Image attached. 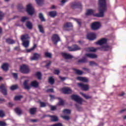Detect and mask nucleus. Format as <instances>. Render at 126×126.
I'll return each instance as SVG.
<instances>
[{
    "mask_svg": "<svg viewBox=\"0 0 126 126\" xmlns=\"http://www.w3.org/2000/svg\"><path fill=\"white\" fill-rule=\"evenodd\" d=\"M98 13L94 14V10L92 9L87 10L86 15H93L95 17H104V13L107 11V0H98Z\"/></svg>",
    "mask_w": 126,
    "mask_h": 126,
    "instance_id": "nucleus-1",
    "label": "nucleus"
},
{
    "mask_svg": "<svg viewBox=\"0 0 126 126\" xmlns=\"http://www.w3.org/2000/svg\"><path fill=\"white\" fill-rule=\"evenodd\" d=\"M109 46H102L101 47H97L96 48H94V47H89L88 48L87 50L89 52H96L97 50H99V51H104L105 52L106 51H109Z\"/></svg>",
    "mask_w": 126,
    "mask_h": 126,
    "instance_id": "nucleus-2",
    "label": "nucleus"
},
{
    "mask_svg": "<svg viewBox=\"0 0 126 126\" xmlns=\"http://www.w3.org/2000/svg\"><path fill=\"white\" fill-rule=\"evenodd\" d=\"M28 39H29V35H28V34H26L21 36V39L23 42V45L24 47L25 48H28V47H29V41L24 40H27Z\"/></svg>",
    "mask_w": 126,
    "mask_h": 126,
    "instance_id": "nucleus-3",
    "label": "nucleus"
},
{
    "mask_svg": "<svg viewBox=\"0 0 126 126\" xmlns=\"http://www.w3.org/2000/svg\"><path fill=\"white\" fill-rule=\"evenodd\" d=\"M71 98L72 100H73L75 101V102H76V103H78V104H79L80 105H82V103H83V99L79 95H76V94H73L71 95Z\"/></svg>",
    "mask_w": 126,
    "mask_h": 126,
    "instance_id": "nucleus-4",
    "label": "nucleus"
},
{
    "mask_svg": "<svg viewBox=\"0 0 126 126\" xmlns=\"http://www.w3.org/2000/svg\"><path fill=\"white\" fill-rule=\"evenodd\" d=\"M26 11L30 15H33L34 14L35 11H34V7L32 6V4H29L27 5Z\"/></svg>",
    "mask_w": 126,
    "mask_h": 126,
    "instance_id": "nucleus-5",
    "label": "nucleus"
},
{
    "mask_svg": "<svg viewBox=\"0 0 126 126\" xmlns=\"http://www.w3.org/2000/svg\"><path fill=\"white\" fill-rule=\"evenodd\" d=\"M71 7L72 9L74 8H82V5L79 2H72L71 3Z\"/></svg>",
    "mask_w": 126,
    "mask_h": 126,
    "instance_id": "nucleus-6",
    "label": "nucleus"
},
{
    "mask_svg": "<svg viewBox=\"0 0 126 126\" xmlns=\"http://www.w3.org/2000/svg\"><path fill=\"white\" fill-rule=\"evenodd\" d=\"M100 26H101L100 23L94 22L92 24L91 28L92 30H98L100 28Z\"/></svg>",
    "mask_w": 126,
    "mask_h": 126,
    "instance_id": "nucleus-7",
    "label": "nucleus"
},
{
    "mask_svg": "<svg viewBox=\"0 0 126 126\" xmlns=\"http://www.w3.org/2000/svg\"><path fill=\"white\" fill-rule=\"evenodd\" d=\"M51 39L54 45H57L58 44V42H60V41H61V38H60V36H59L58 34H53Z\"/></svg>",
    "mask_w": 126,
    "mask_h": 126,
    "instance_id": "nucleus-8",
    "label": "nucleus"
},
{
    "mask_svg": "<svg viewBox=\"0 0 126 126\" xmlns=\"http://www.w3.org/2000/svg\"><path fill=\"white\" fill-rule=\"evenodd\" d=\"M20 70L22 73H28L29 72V68L26 65H23L20 68Z\"/></svg>",
    "mask_w": 126,
    "mask_h": 126,
    "instance_id": "nucleus-9",
    "label": "nucleus"
},
{
    "mask_svg": "<svg viewBox=\"0 0 126 126\" xmlns=\"http://www.w3.org/2000/svg\"><path fill=\"white\" fill-rule=\"evenodd\" d=\"M87 38L90 41H93L96 39V34L94 33H90L87 34Z\"/></svg>",
    "mask_w": 126,
    "mask_h": 126,
    "instance_id": "nucleus-10",
    "label": "nucleus"
},
{
    "mask_svg": "<svg viewBox=\"0 0 126 126\" xmlns=\"http://www.w3.org/2000/svg\"><path fill=\"white\" fill-rule=\"evenodd\" d=\"M78 85L79 87H80V88H82L84 91H87L88 89H89V86L88 85H85L83 83H78Z\"/></svg>",
    "mask_w": 126,
    "mask_h": 126,
    "instance_id": "nucleus-11",
    "label": "nucleus"
},
{
    "mask_svg": "<svg viewBox=\"0 0 126 126\" xmlns=\"http://www.w3.org/2000/svg\"><path fill=\"white\" fill-rule=\"evenodd\" d=\"M61 91L63 92V94H71V92L72 91H71V89L69 88H63L61 89Z\"/></svg>",
    "mask_w": 126,
    "mask_h": 126,
    "instance_id": "nucleus-12",
    "label": "nucleus"
},
{
    "mask_svg": "<svg viewBox=\"0 0 126 126\" xmlns=\"http://www.w3.org/2000/svg\"><path fill=\"white\" fill-rule=\"evenodd\" d=\"M40 58H41V54L34 53L33 57L31 58V61H38Z\"/></svg>",
    "mask_w": 126,
    "mask_h": 126,
    "instance_id": "nucleus-13",
    "label": "nucleus"
},
{
    "mask_svg": "<svg viewBox=\"0 0 126 126\" xmlns=\"http://www.w3.org/2000/svg\"><path fill=\"white\" fill-rule=\"evenodd\" d=\"M62 56L64 58V59H65V60H70L73 58L72 55L65 53H62Z\"/></svg>",
    "mask_w": 126,
    "mask_h": 126,
    "instance_id": "nucleus-14",
    "label": "nucleus"
},
{
    "mask_svg": "<svg viewBox=\"0 0 126 126\" xmlns=\"http://www.w3.org/2000/svg\"><path fill=\"white\" fill-rule=\"evenodd\" d=\"M0 89L3 95H4V96H6V95H7V91L6 90V89H5V87H4V85L3 84L1 85V86H0Z\"/></svg>",
    "mask_w": 126,
    "mask_h": 126,
    "instance_id": "nucleus-15",
    "label": "nucleus"
},
{
    "mask_svg": "<svg viewBox=\"0 0 126 126\" xmlns=\"http://www.w3.org/2000/svg\"><path fill=\"white\" fill-rule=\"evenodd\" d=\"M28 82H29V80H26L23 83L24 88L27 90H30L31 89V86L29 85Z\"/></svg>",
    "mask_w": 126,
    "mask_h": 126,
    "instance_id": "nucleus-16",
    "label": "nucleus"
},
{
    "mask_svg": "<svg viewBox=\"0 0 126 126\" xmlns=\"http://www.w3.org/2000/svg\"><path fill=\"white\" fill-rule=\"evenodd\" d=\"M107 39L106 38H101L99 40L97 41L96 42V45H99L100 46H102V45H104V44H106L107 43Z\"/></svg>",
    "mask_w": 126,
    "mask_h": 126,
    "instance_id": "nucleus-17",
    "label": "nucleus"
},
{
    "mask_svg": "<svg viewBox=\"0 0 126 126\" xmlns=\"http://www.w3.org/2000/svg\"><path fill=\"white\" fill-rule=\"evenodd\" d=\"M26 26L28 29H29V30H32V29H33V24L30 21L27 22Z\"/></svg>",
    "mask_w": 126,
    "mask_h": 126,
    "instance_id": "nucleus-18",
    "label": "nucleus"
},
{
    "mask_svg": "<svg viewBox=\"0 0 126 126\" xmlns=\"http://www.w3.org/2000/svg\"><path fill=\"white\" fill-rule=\"evenodd\" d=\"M85 56L90 59H96L97 58V55L91 53H87L85 54Z\"/></svg>",
    "mask_w": 126,
    "mask_h": 126,
    "instance_id": "nucleus-19",
    "label": "nucleus"
},
{
    "mask_svg": "<svg viewBox=\"0 0 126 126\" xmlns=\"http://www.w3.org/2000/svg\"><path fill=\"white\" fill-rule=\"evenodd\" d=\"M76 79H77V80H79L80 81H82V82H88V79L85 77H77Z\"/></svg>",
    "mask_w": 126,
    "mask_h": 126,
    "instance_id": "nucleus-20",
    "label": "nucleus"
},
{
    "mask_svg": "<svg viewBox=\"0 0 126 126\" xmlns=\"http://www.w3.org/2000/svg\"><path fill=\"white\" fill-rule=\"evenodd\" d=\"M6 42L9 45H12L13 44H15V41L11 38H7L6 39Z\"/></svg>",
    "mask_w": 126,
    "mask_h": 126,
    "instance_id": "nucleus-21",
    "label": "nucleus"
},
{
    "mask_svg": "<svg viewBox=\"0 0 126 126\" xmlns=\"http://www.w3.org/2000/svg\"><path fill=\"white\" fill-rule=\"evenodd\" d=\"M1 68L4 71H7L8 70V64L6 63H4L1 66Z\"/></svg>",
    "mask_w": 126,
    "mask_h": 126,
    "instance_id": "nucleus-22",
    "label": "nucleus"
},
{
    "mask_svg": "<svg viewBox=\"0 0 126 126\" xmlns=\"http://www.w3.org/2000/svg\"><path fill=\"white\" fill-rule=\"evenodd\" d=\"M31 86L34 87V88H37L39 86V83L37 82V81H33L32 82Z\"/></svg>",
    "mask_w": 126,
    "mask_h": 126,
    "instance_id": "nucleus-23",
    "label": "nucleus"
},
{
    "mask_svg": "<svg viewBox=\"0 0 126 126\" xmlns=\"http://www.w3.org/2000/svg\"><path fill=\"white\" fill-rule=\"evenodd\" d=\"M69 27H72V24L70 23H66L63 26V30H65V28H69Z\"/></svg>",
    "mask_w": 126,
    "mask_h": 126,
    "instance_id": "nucleus-24",
    "label": "nucleus"
},
{
    "mask_svg": "<svg viewBox=\"0 0 126 126\" xmlns=\"http://www.w3.org/2000/svg\"><path fill=\"white\" fill-rule=\"evenodd\" d=\"M36 111H37L36 108H32L30 109L29 113L30 114H31V115H34V114H35Z\"/></svg>",
    "mask_w": 126,
    "mask_h": 126,
    "instance_id": "nucleus-25",
    "label": "nucleus"
},
{
    "mask_svg": "<svg viewBox=\"0 0 126 126\" xmlns=\"http://www.w3.org/2000/svg\"><path fill=\"white\" fill-rule=\"evenodd\" d=\"M36 47H37V45L34 44L33 46L31 49L26 50L27 53H31V52H32V51H34V50H35V49H36Z\"/></svg>",
    "mask_w": 126,
    "mask_h": 126,
    "instance_id": "nucleus-26",
    "label": "nucleus"
},
{
    "mask_svg": "<svg viewBox=\"0 0 126 126\" xmlns=\"http://www.w3.org/2000/svg\"><path fill=\"white\" fill-rule=\"evenodd\" d=\"M15 111L17 115H20L22 114V110L19 107L16 108Z\"/></svg>",
    "mask_w": 126,
    "mask_h": 126,
    "instance_id": "nucleus-27",
    "label": "nucleus"
},
{
    "mask_svg": "<svg viewBox=\"0 0 126 126\" xmlns=\"http://www.w3.org/2000/svg\"><path fill=\"white\" fill-rule=\"evenodd\" d=\"M48 15L51 17H55L57 16V12L56 11H50L48 13Z\"/></svg>",
    "mask_w": 126,
    "mask_h": 126,
    "instance_id": "nucleus-28",
    "label": "nucleus"
},
{
    "mask_svg": "<svg viewBox=\"0 0 126 126\" xmlns=\"http://www.w3.org/2000/svg\"><path fill=\"white\" fill-rule=\"evenodd\" d=\"M18 9L20 12H23V11L25 10V9L23 7L22 4H20L18 5Z\"/></svg>",
    "mask_w": 126,
    "mask_h": 126,
    "instance_id": "nucleus-29",
    "label": "nucleus"
},
{
    "mask_svg": "<svg viewBox=\"0 0 126 126\" xmlns=\"http://www.w3.org/2000/svg\"><path fill=\"white\" fill-rule=\"evenodd\" d=\"M72 69L74 71H75L76 74H78V75H81L83 73V72L80 70L76 68H73Z\"/></svg>",
    "mask_w": 126,
    "mask_h": 126,
    "instance_id": "nucleus-30",
    "label": "nucleus"
},
{
    "mask_svg": "<svg viewBox=\"0 0 126 126\" xmlns=\"http://www.w3.org/2000/svg\"><path fill=\"white\" fill-rule=\"evenodd\" d=\"M50 117L51 118L52 122H58L59 121V118L56 116H50Z\"/></svg>",
    "mask_w": 126,
    "mask_h": 126,
    "instance_id": "nucleus-31",
    "label": "nucleus"
},
{
    "mask_svg": "<svg viewBox=\"0 0 126 126\" xmlns=\"http://www.w3.org/2000/svg\"><path fill=\"white\" fill-rule=\"evenodd\" d=\"M72 47L73 48V51H74V52H75V51H79V50H81V48H80V47L79 46H78V45H76V44H74L73 45H72Z\"/></svg>",
    "mask_w": 126,
    "mask_h": 126,
    "instance_id": "nucleus-32",
    "label": "nucleus"
},
{
    "mask_svg": "<svg viewBox=\"0 0 126 126\" xmlns=\"http://www.w3.org/2000/svg\"><path fill=\"white\" fill-rule=\"evenodd\" d=\"M39 18L40 19L41 21L42 22L46 21V19H45V18H44V15H43L42 13H40L39 14Z\"/></svg>",
    "mask_w": 126,
    "mask_h": 126,
    "instance_id": "nucleus-33",
    "label": "nucleus"
},
{
    "mask_svg": "<svg viewBox=\"0 0 126 126\" xmlns=\"http://www.w3.org/2000/svg\"><path fill=\"white\" fill-rule=\"evenodd\" d=\"M38 27L39 30V32H40V33H42L43 34H44V33H45V31H44V28H43V26H42V25H39L38 26Z\"/></svg>",
    "mask_w": 126,
    "mask_h": 126,
    "instance_id": "nucleus-34",
    "label": "nucleus"
},
{
    "mask_svg": "<svg viewBox=\"0 0 126 126\" xmlns=\"http://www.w3.org/2000/svg\"><path fill=\"white\" fill-rule=\"evenodd\" d=\"M87 62V60L85 58H83L82 59H80L78 61V63H84Z\"/></svg>",
    "mask_w": 126,
    "mask_h": 126,
    "instance_id": "nucleus-35",
    "label": "nucleus"
},
{
    "mask_svg": "<svg viewBox=\"0 0 126 126\" xmlns=\"http://www.w3.org/2000/svg\"><path fill=\"white\" fill-rule=\"evenodd\" d=\"M44 56L45 58H49V59H52V54L49 52H45L44 53Z\"/></svg>",
    "mask_w": 126,
    "mask_h": 126,
    "instance_id": "nucleus-36",
    "label": "nucleus"
},
{
    "mask_svg": "<svg viewBox=\"0 0 126 126\" xmlns=\"http://www.w3.org/2000/svg\"><path fill=\"white\" fill-rule=\"evenodd\" d=\"M18 88V86L17 85H14L10 87V90L14 91V90H16Z\"/></svg>",
    "mask_w": 126,
    "mask_h": 126,
    "instance_id": "nucleus-37",
    "label": "nucleus"
},
{
    "mask_svg": "<svg viewBox=\"0 0 126 126\" xmlns=\"http://www.w3.org/2000/svg\"><path fill=\"white\" fill-rule=\"evenodd\" d=\"M36 76H37L38 79L41 80L42 79V74L40 72H37L35 74Z\"/></svg>",
    "mask_w": 126,
    "mask_h": 126,
    "instance_id": "nucleus-38",
    "label": "nucleus"
},
{
    "mask_svg": "<svg viewBox=\"0 0 126 126\" xmlns=\"http://www.w3.org/2000/svg\"><path fill=\"white\" fill-rule=\"evenodd\" d=\"M82 95L87 100H88V99H91V98H92V96H89V95H87L86 94H83V93H82Z\"/></svg>",
    "mask_w": 126,
    "mask_h": 126,
    "instance_id": "nucleus-39",
    "label": "nucleus"
},
{
    "mask_svg": "<svg viewBox=\"0 0 126 126\" xmlns=\"http://www.w3.org/2000/svg\"><path fill=\"white\" fill-rule=\"evenodd\" d=\"M35 1L38 5H41L44 2V0H35Z\"/></svg>",
    "mask_w": 126,
    "mask_h": 126,
    "instance_id": "nucleus-40",
    "label": "nucleus"
},
{
    "mask_svg": "<svg viewBox=\"0 0 126 126\" xmlns=\"http://www.w3.org/2000/svg\"><path fill=\"white\" fill-rule=\"evenodd\" d=\"M49 82L50 84H54L55 83V79L52 77H50L49 78Z\"/></svg>",
    "mask_w": 126,
    "mask_h": 126,
    "instance_id": "nucleus-41",
    "label": "nucleus"
},
{
    "mask_svg": "<svg viewBox=\"0 0 126 126\" xmlns=\"http://www.w3.org/2000/svg\"><path fill=\"white\" fill-rule=\"evenodd\" d=\"M59 105L60 106H63L64 105V101L62 98H59Z\"/></svg>",
    "mask_w": 126,
    "mask_h": 126,
    "instance_id": "nucleus-42",
    "label": "nucleus"
},
{
    "mask_svg": "<svg viewBox=\"0 0 126 126\" xmlns=\"http://www.w3.org/2000/svg\"><path fill=\"white\" fill-rule=\"evenodd\" d=\"M75 21L77 22V23L79 25V26H81V19H74Z\"/></svg>",
    "mask_w": 126,
    "mask_h": 126,
    "instance_id": "nucleus-43",
    "label": "nucleus"
},
{
    "mask_svg": "<svg viewBox=\"0 0 126 126\" xmlns=\"http://www.w3.org/2000/svg\"><path fill=\"white\" fill-rule=\"evenodd\" d=\"M28 19H29V18L27 17H23L21 20V21L22 22H25V21H26V20H28Z\"/></svg>",
    "mask_w": 126,
    "mask_h": 126,
    "instance_id": "nucleus-44",
    "label": "nucleus"
},
{
    "mask_svg": "<svg viewBox=\"0 0 126 126\" xmlns=\"http://www.w3.org/2000/svg\"><path fill=\"white\" fill-rule=\"evenodd\" d=\"M63 113L64 114H70V113H71V112L70 111V110H69V109H64L63 110Z\"/></svg>",
    "mask_w": 126,
    "mask_h": 126,
    "instance_id": "nucleus-45",
    "label": "nucleus"
},
{
    "mask_svg": "<svg viewBox=\"0 0 126 126\" xmlns=\"http://www.w3.org/2000/svg\"><path fill=\"white\" fill-rule=\"evenodd\" d=\"M39 104L41 108H44L46 106V104L45 103V102H43L42 101H39Z\"/></svg>",
    "mask_w": 126,
    "mask_h": 126,
    "instance_id": "nucleus-46",
    "label": "nucleus"
},
{
    "mask_svg": "<svg viewBox=\"0 0 126 126\" xmlns=\"http://www.w3.org/2000/svg\"><path fill=\"white\" fill-rule=\"evenodd\" d=\"M90 65H91V66H92V65H95L96 66H97V65H98V64H97L94 61H91L90 62Z\"/></svg>",
    "mask_w": 126,
    "mask_h": 126,
    "instance_id": "nucleus-47",
    "label": "nucleus"
},
{
    "mask_svg": "<svg viewBox=\"0 0 126 126\" xmlns=\"http://www.w3.org/2000/svg\"><path fill=\"white\" fill-rule=\"evenodd\" d=\"M22 97V95L16 96L14 97V100H15L16 101L20 100V99H21Z\"/></svg>",
    "mask_w": 126,
    "mask_h": 126,
    "instance_id": "nucleus-48",
    "label": "nucleus"
},
{
    "mask_svg": "<svg viewBox=\"0 0 126 126\" xmlns=\"http://www.w3.org/2000/svg\"><path fill=\"white\" fill-rule=\"evenodd\" d=\"M13 76L15 79H17L18 78V75L16 73H13Z\"/></svg>",
    "mask_w": 126,
    "mask_h": 126,
    "instance_id": "nucleus-49",
    "label": "nucleus"
},
{
    "mask_svg": "<svg viewBox=\"0 0 126 126\" xmlns=\"http://www.w3.org/2000/svg\"><path fill=\"white\" fill-rule=\"evenodd\" d=\"M4 117V113L2 110H0V118H3Z\"/></svg>",
    "mask_w": 126,
    "mask_h": 126,
    "instance_id": "nucleus-50",
    "label": "nucleus"
},
{
    "mask_svg": "<svg viewBox=\"0 0 126 126\" xmlns=\"http://www.w3.org/2000/svg\"><path fill=\"white\" fill-rule=\"evenodd\" d=\"M0 126H6V123L2 121H0Z\"/></svg>",
    "mask_w": 126,
    "mask_h": 126,
    "instance_id": "nucleus-51",
    "label": "nucleus"
},
{
    "mask_svg": "<svg viewBox=\"0 0 126 126\" xmlns=\"http://www.w3.org/2000/svg\"><path fill=\"white\" fill-rule=\"evenodd\" d=\"M64 120H66V121H68L69 120V117L67 116H62Z\"/></svg>",
    "mask_w": 126,
    "mask_h": 126,
    "instance_id": "nucleus-52",
    "label": "nucleus"
},
{
    "mask_svg": "<svg viewBox=\"0 0 126 126\" xmlns=\"http://www.w3.org/2000/svg\"><path fill=\"white\" fill-rule=\"evenodd\" d=\"M50 108L51 111H55V110H57V107L55 106H51Z\"/></svg>",
    "mask_w": 126,
    "mask_h": 126,
    "instance_id": "nucleus-53",
    "label": "nucleus"
},
{
    "mask_svg": "<svg viewBox=\"0 0 126 126\" xmlns=\"http://www.w3.org/2000/svg\"><path fill=\"white\" fill-rule=\"evenodd\" d=\"M54 73L55 74H57V75H59L60 74V70L59 69L55 70Z\"/></svg>",
    "mask_w": 126,
    "mask_h": 126,
    "instance_id": "nucleus-54",
    "label": "nucleus"
},
{
    "mask_svg": "<svg viewBox=\"0 0 126 126\" xmlns=\"http://www.w3.org/2000/svg\"><path fill=\"white\" fill-rule=\"evenodd\" d=\"M51 126H63V124H62V123H58V124L52 125H51Z\"/></svg>",
    "mask_w": 126,
    "mask_h": 126,
    "instance_id": "nucleus-55",
    "label": "nucleus"
},
{
    "mask_svg": "<svg viewBox=\"0 0 126 126\" xmlns=\"http://www.w3.org/2000/svg\"><path fill=\"white\" fill-rule=\"evenodd\" d=\"M59 78H60V79H61V80H62V81H64V80H65V79H66V77L59 76Z\"/></svg>",
    "mask_w": 126,
    "mask_h": 126,
    "instance_id": "nucleus-56",
    "label": "nucleus"
},
{
    "mask_svg": "<svg viewBox=\"0 0 126 126\" xmlns=\"http://www.w3.org/2000/svg\"><path fill=\"white\" fill-rule=\"evenodd\" d=\"M51 63H52V62L49 61L48 63H47L46 64L45 67H48V66H50L51 65Z\"/></svg>",
    "mask_w": 126,
    "mask_h": 126,
    "instance_id": "nucleus-57",
    "label": "nucleus"
},
{
    "mask_svg": "<svg viewBox=\"0 0 126 126\" xmlns=\"http://www.w3.org/2000/svg\"><path fill=\"white\" fill-rule=\"evenodd\" d=\"M68 49L69 50V51H70V52H74V50H74L73 49V47H68Z\"/></svg>",
    "mask_w": 126,
    "mask_h": 126,
    "instance_id": "nucleus-58",
    "label": "nucleus"
},
{
    "mask_svg": "<svg viewBox=\"0 0 126 126\" xmlns=\"http://www.w3.org/2000/svg\"><path fill=\"white\" fill-rule=\"evenodd\" d=\"M47 92H51V93H54V89H48L47 90Z\"/></svg>",
    "mask_w": 126,
    "mask_h": 126,
    "instance_id": "nucleus-59",
    "label": "nucleus"
},
{
    "mask_svg": "<svg viewBox=\"0 0 126 126\" xmlns=\"http://www.w3.org/2000/svg\"><path fill=\"white\" fill-rule=\"evenodd\" d=\"M14 50H15V51H20V48L19 47H18V46H16V47H15V48H14Z\"/></svg>",
    "mask_w": 126,
    "mask_h": 126,
    "instance_id": "nucleus-60",
    "label": "nucleus"
},
{
    "mask_svg": "<svg viewBox=\"0 0 126 126\" xmlns=\"http://www.w3.org/2000/svg\"><path fill=\"white\" fill-rule=\"evenodd\" d=\"M3 17V14H2L0 12V20H2V18Z\"/></svg>",
    "mask_w": 126,
    "mask_h": 126,
    "instance_id": "nucleus-61",
    "label": "nucleus"
},
{
    "mask_svg": "<svg viewBox=\"0 0 126 126\" xmlns=\"http://www.w3.org/2000/svg\"><path fill=\"white\" fill-rule=\"evenodd\" d=\"M49 97H50L51 100H53V99H55V96H54L52 94H50Z\"/></svg>",
    "mask_w": 126,
    "mask_h": 126,
    "instance_id": "nucleus-62",
    "label": "nucleus"
},
{
    "mask_svg": "<svg viewBox=\"0 0 126 126\" xmlns=\"http://www.w3.org/2000/svg\"><path fill=\"white\" fill-rule=\"evenodd\" d=\"M8 105L9 107H12L14 104L12 102H9L8 103Z\"/></svg>",
    "mask_w": 126,
    "mask_h": 126,
    "instance_id": "nucleus-63",
    "label": "nucleus"
},
{
    "mask_svg": "<svg viewBox=\"0 0 126 126\" xmlns=\"http://www.w3.org/2000/svg\"><path fill=\"white\" fill-rule=\"evenodd\" d=\"M0 103H2V102H5V99H4V98H0Z\"/></svg>",
    "mask_w": 126,
    "mask_h": 126,
    "instance_id": "nucleus-64",
    "label": "nucleus"
}]
</instances>
